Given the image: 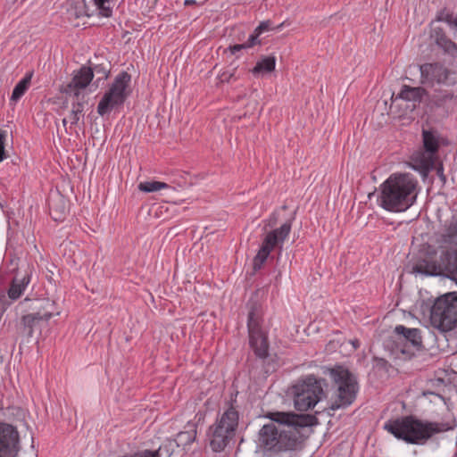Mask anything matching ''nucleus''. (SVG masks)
I'll return each mask as SVG.
<instances>
[{
    "label": "nucleus",
    "mask_w": 457,
    "mask_h": 457,
    "mask_svg": "<svg viewBox=\"0 0 457 457\" xmlns=\"http://www.w3.org/2000/svg\"><path fill=\"white\" fill-rule=\"evenodd\" d=\"M457 420L450 414L443 421H429L412 415L390 420L384 424V429L395 438L407 444L422 445L435 435L454 430Z\"/></svg>",
    "instance_id": "obj_1"
},
{
    "label": "nucleus",
    "mask_w": 457,
    "mask_h": 457,
    "mask_svg": "<svg viewBox=\"0 0 457 457\" xmlns=\"http://www.w3.org/2000/svg\"><path fill=\"white\" fill-rule=\"evenodd\" d=\"M418 180L410 173H393L381 185L378 205L390 212L409 209L417 199Z\"/></svg>",
    "instance_id": "obj_2"
},
{
    "label": "nucleus",
    "mask_w": 457,
    "mask_h": 457,
    "mask_svg": "<svg viewBox=\"0 0 457 457\" xmlns=\"http://www.w3.org/2000/svg\"><path fill=\"white\" fill-rule=\"evenodd\" d=\"M239 422V413L232 403L210 426L207 436L213 452L223 451L234 438Z\"/></svg>",
    "instance_id": "obj_3"
},
{
    "label": "nucleus",
    "mask_w": 457,
    "mask_h": 457,
    "mask_svg": "<svg viewBox=\"0 0 457 457\" xmlns=\"http://www.w3.org/2000/svg\"><path fill=\"white\" fill-rule=\"evenodd\" d=\"M298 444L297 436L291 431H278L274 423H268L258 432L257 447L264 453H277L293 450Z\"/></svg>",
    "instance_id": "obj_4"
},
{
    "label": "nucleus",
    "mask_w": 457,
    "mask_h": 457,
    "mask_svg": "<svg viewBox=\"0 0 457 457\" xmlns=\"http://www.w3.org/2000/svg\"><path fill=\"white\" fill-rule=\"evenodd\" d=\"M131 76L127 71L120 72L109 86L97 104V113L100 116L121 107L129 96Z\"/></svg>",
    "instance_id": "obj_5"
},
{
    "label": "nucleus",
    "mask_w": 457,
    "mask_h": 457,
    "mask_svg": "<svg viewBox=\"0 0 457 457\" xmlns=\"http://www.w3.org/2000/svg\"><path fill=\"white\" fill-rule=\"evenodd\" d=\"M321 382L314 375H309L292 387L294 404L297 411H306L321 400L324 395Z\"/></svg>",
    "instance_id": "obj_6"
},
{
    "label": "nucleus",
    "mask_w": 457,
    "mask_h": 457,
    "mask_svg": "<svg viewBox=\"0 0 457 457\" xmlns=\"http://www.w3.org/2000/svg\"><path fill=\"white\" fill-rule=\"evenodd\" d=\"M430 320L442 331H450L457 325V293L438 297L430 310Z\"/></svg>",
    "instance_id": "obj_7"
},
{
    "label": "nucleus",
    "mask_w": 457,
    "mask_h": 457,
    "mask_svg": "<svg viewBox=\"0 0 457 457\" xmlns=\"http://www.w3.org/2000/svg\"><path fill=\"white\" fill-rule=\"evenodd\" d=\"M333 378L337 386L336 398L331 403L330 409L336 411L350 406L359 390L356 377L347 369L338 368L333 371Z\"/></svg>",
    "instance_id": "obj_8"
},
{
    "label": "nucleus",
    "mask_w": 457,
    "mask_h": 457,
    "mask_svg": "<svg viewBox=\"0 0 457 457\" xmlns=\"http://www.w3.org/2000/svg\"><path fill=\"white\" fill-rule=\"evenodd\" d=\"M420 82L423 87H453L457 85V69L448 68L442 62H425L420 65Z\"/></svg>",
    "instance_id": "obj_9"
},
{
    "label": "nucleus",
    "mask_w": 457,
    "mask_h": 457,
    "mask_svg": "<svg viewBox=\"0 0 457 457\" xmlns=\"http://www.w3.org/2000/svg\"><path fill=\"white\" fill-rule=\"evenodd\" d=\"M292 228V221L283 223L279 228L268 232L262 241L260 249L253 260V269L257 271L262 269L270 253L276 248H282Z\"/></svg>",
    "instance_id": "obj_10"
},
{
    "label": "nucleus",
    "mask_w": 457,
    "mask_h": 457,
    "mask_svg": "<svg viewBox=\"0 0 457 457\" xmlns=\"http://www.w3.org/2000/svg\"><path fill=\"white\" fill-rule=\"evenodd\" d=\"M262 315L258 308L253 306L247 319L249 345L256 357L266 359L269 356L268 333L262 329Z\"/></svg>",
    "instance_id": "obj_11"
},
{
    "label": "nucleus",
    "mask_w": 457,
    "mask_h": 457,
    "mask_svg": "<svg viewBox=\"0 0 457 457\" xmlns=\"http://www.w3.org/2000/svg\"><path fill=\"white\" fill-rule=\"evenodd\" d=\"M61 311L54 301L43 299L37 312L21 317V325L29 337H32L34 329L40 321H48L52 317L60 315Z\"/></svg>",
    "instance_id": "obj_12"
},
{
    "label": "nucleus",
    "mask_w": 457,
    "mask_h": 457,
    "mask_svg": "<svg viewBox=\"0 0 457 457\" xmlns=\"http://www.w3.org/2000/svg\"><path fill=\"white\" fill-rule=\"evenodd\" d=\"M266 418L270 419L271 421L285 425L287 428H293L295 430L308 427L312 424V416L305 414H296L292 411H270L266 414Z\"/></svg>",
    "instance_id": "obj_13"
},
{
    "label": "nucleus",
    "mask_w": 457,
    "mask_h": 457,
    "mask_svg": "<svg viewBox=\"0 0 457 457\" xmlns=\"http://www.w3.org/2000/svg\"><path fill=\"white\" fill-rule=\"evenodd\" d=\"M94 78V72L88 66H81L74 71L73 78L67 85L65 92L79 96L80 90L86 88Z\"/></svg>",
    "instance_id": "obj_14"
},
{
    "label": "nucleus",
    "mask_w": 457,
    "mask_h": 457,
    "mask_svg": "<svg viewBox=\"0 0 457 457\" xmlns=\"http://www.w3.org/2000/svg\"><path fill=\"white\" fill-rule=\"evenodd\" d=\"M435 42L443 51V54L448 57L451 68L457 66V44L452 41L441 29L435 30Z\"/></svg>",
    "instance_id": "obj_15"
},
{
    "label": "nucleus",
    "mask_w": 457,
    "mask_h": 457,
    "mask_svg": "<svg viewBox=\"0 0 457 457\" xmlns=\"http://www.w3.org/2000/svg\"><path fill=\"white\" fill-rule=\"evenodd\" d=\"M395 333L398 337V344H403L404 347L410 345L419 348L422 345V337L419 328H409L403 325H397Z\"/></svg>",
    "instance_id": "obj_16"
},
{
    "label": "nucleus",
    "mask_w": 457,
    "mask_h": 457,
    "mask_svg": "<svg viewBox=\"0 0 457 457\" xmlns=\"http://www.w3.org/2000/svg\"><path fill=\"white\" fill-rule=\"evenodd\" d=\"M270 28V22L269 21H262L253 32L249 36L248 39L243 44H236L234 46H230L228 47V51L230 52L231 54H236L243 49L251 48L256 45H260L261 41L259 39V36L268 31Z\"/></svg>",
    "instance_id": "obj_17"
},
{
    "label": "nucleus",
    "mask_w": 457,
    "mask_h": 457,
    "mask_svg": "<svg viewBox=\"0 0 457 457\" xmlns=\"http://www.w3.org/2000/svg\"><path fill=\"white\" fill-rule=\"evenodd\" d=\"M430 103L433 106L449 112L456 107L457 96L452 91L439 90L432 95Z\"/></svg>",
    "instance_id": "obj_18"
},
{
    "label": "nucleus",
    "mask_w": 457,
    "mask_h": 457,
    "mask_svg": "<svg viewBox=\"0 0 457 457\" xmlns=\"http://www.w3.org/2000/svg\"><path fill=\"white\" fill-rule=\"evenodd\" d=\"M17 443L18 434L14 428L8 424H0V457H4Z\"/></svg>",
    "instance_id": "obj_19"
},
{
    "label": "nucleus",
    "mask_w": 457,
    "mask_h": 457,
    "mask_svg": "<svg viewBox=\"0 0 457 457\" xmlns=\"http://www.w3.org/2000/svg\"><path fill=\"white\" fill-rule=\"evenodd\" d=\"M116 0H89L86 4L87 15L92 16L97 14L102 17L109 18L112 15V9Z\"/></svg>",
    "instance_id": "obj_20"
},
{
    "label": "nucleus",
    "mask_w": 457,
    "mask_h": 457,
    "mask_svg": "<svg viewBox=\"0 0 457 457\" xmlns=\"http://www.w3.org/2000/svg\"><path fill=\"white\" fill-rule=\"evenodd\" d=\"M411 162L414 170L427 173L434 166L435 155L426 151L416 152L411 156Z\"/></svg>",
    "instance_id": "obj_21"
},
{
    "label": "nucleus",
    "mask_w": 457,
    "mask_h": 457,
    "mask_svg": "<svg viewBox=\"0 0 457 457\" xmlns=\"http://www.w3.org/2000/svg\"><path fill=\"white\" fill-rule=\"evenodd\" d=\"M49 211L54 220H63L69 212L68 202L62 195H59L49 201Z\"/></svg>",
    "instance_id": "obj_22"
},
{
    "label": "nucleus",
    "mask_w": 457,
    "mask_h": 457,
    "mask_svg": "<svg viewBox=\"0 0 457 457\" xmlns=\"http://www.w3.org/2000/svg\"><path fill=\"white\" fill-rule=\"evenodd\" d=\"M427 95L423 87H410L403 85L398 94V97L408 102L420 103Z\"/></svg>",
    "instance_id": "obj_23"
},
{
    "label": "nucleus",
    "mask_w": 457,
    "mask_h": 457,
    "mask_svg": "<svg viewBox=\"0 0 457 457\" xmlns=\"http://www.w3.org/2000/svg\"><path fill=\"white\" fill-rule=\"evenodd\" d=\"M187 430L178 433L176 443L178 446H187L191 445L196 438V425L193 422H187Z\"/></svg>",
    "instance_id": "obj_24"
},
{
    "label": "nucleus",
    "mask_w": 457,
    "mask_h": 457,
    "mask_svg": "<svg viewBox=\"0 0 457 457\" xmlns=\"http://www.w3.org/2000/svg\"><path fill=\"white\" fill-rule=\"evenodd\" d=\"M30 281L29 277L24 276L22 278H14L10 286V288L8 290V297L15 301L21 297V295L25 291L26 287H28L29 283Z\"/></svg>",
    "instance_id": "obj_25"
},
{
    "label": "nucleus",
    "mask_w": 457,
    "mask_h": 457,
    "mask_svg": "<svg viewBox=\"0 0 457 457\" xmlns=\"http://www.w3.org/2000/svg\"><path fill=\"white\" fill-rule=\"evenodd\" d=\"M276 67V58L274 56H265L259 60L252 69L253 76H259L261 73L271 72Z\"/></svg>",
    "instance_id": "obj_26"
},
{
    "label": "nucleus",
    "mask_w": 457,
    "mask_h": 457,
    "mask_svg": "<svg viewBox=\"0 0 457 457\" xmlns=\"http://www.w3.org/2000/svg\"><path fill=\"white\" fill-rule=\"evenodd\" d=\"M423 146L427 153L436 154L439 148L438 137L434 131H422Z\"/></svg>",
    "instance_id": "obj_27"
},
{
    "label": "nucleus",
    "mask_w": 457,
    "mask_h": 457,
    "mask_svg": "<svg viewBox=\"0 0 457 457\" xmlns=\"http://www.w3.org/2000/svg\"><path fill=\"white\" fill-rule=\"evenodd\" d=\"M83 112H84V103H82V102L72 103L71 109L68 115V118H64L62 120L63 126L66 127L68 121L70 122L71 126L77 125L78 122L79 121L80 118L83 116Z\"/></svg>",
    "instance_id": "obj_28"
},
{
    "label": "nucleus",
    "mask_w": 457,
    "mask_h": 457,
    "mask_svg": "<svg viewBox=\"0 0 457 457\" xmlns=\"http://www.w3.org/2000/svg\"><path fill=\"white\" fill-rule=\"evenodd\" d=\"M413 271L428 276H436L440 273V268L434 262L422 261L413 266Z\"/></svg>",
    "instance_id": "obj_29"
},
{
    "label": "nucleus",
    "mask_w": 457,
    "mask_h": 457,
    "mask_svg": "<svg viewBox=\"0 0 457 457\" xmlns=\"http://www.w3.org/2000/svg\"><path fill=\"white\" fill-rule=\"evenodd\" d=\"M240 78L237 72V67L232 64L222 70L217 76V79L221 83H229L237 81Z\"/></svg>",
    "instance_id": "obj_30"
},
{
    "label": "nucleus",
    "mask_w": 457,
    "mask_h": 457,
    "mask_svg": "<svg viewBox=\"0 0 457 457\" xmlns=\"http://www.w3.org/2000/svg\"><path fill=\"white\" fill-rule=\"evenodd\" d=\"M31 77L32 74H29L17 83L12 93L11 98L12 100H18L24 95V93L29 87Z\"/></svg>",
    "instance_id": "obj_31"
},
{
    "label": "nucleus",
    "mask_w": 457,
    "mask_h": 457,
    "mask_svg": "<svg viewBox=\"0 0 457 457\" xmlns=\"http://www.w3.org/2000/svg\"><path fill=\"white\" fill-rule=\"evenodd\" d=\"M169 187L168 184L161 181H146L138 185L139 190L146 193L156 192Z\"/></svg>",
    "instance_id": "obj_32"
},
{
    "label": "nucleus",
    "mask_w": 457,
    "mask_h": 457,
    "mask_svg": "<svg viewBox=\"0 0 457 457\" xmlns=\"http://www.w3.org/2000/svg\"><path fill=\"white\" fill-rule=\"evenodd\" d=\"M437 21H445L451 29L457 31V18H455L452 13L441 12L437 16Z\"/></svg>",
    "instance_id": "obj_33"
},
{
    "label": "nucleus",
    "mask_w": 457,
    "mask_h": 457,
    "mask_svg": "<svg viewBox=\"0 0 457 457\" xmlns=\"http://www.w3.org/2000/svg\"><path fill=\"white\" fill-rule=\"evenodd\" d=\"M447 237L450 244L457 245V221L449 227Z\"/></svg>",
    "instance_id": "obj_34"
},
{
    "label": "nucleus",
    "mask_w": 457,
    "mask_h": 457,
    "mask_svg": "<svg viewBox=\"0 0 457 457\" xmlns=\"http://www.w3.org/2000/svg\"><path fill=\"white\" fill-rule=\"evenodd\" d=\"M389 363L383 358L375 357L373 359V367L378 370H388Z\"/></svg>",
    "instance_id": "obj_35"
},
{
    "label": "nucleus",
    "mask_w": 457,
    "mask_h": 457,
    "mask_svg": "<svg viewBox=\"0 0 457 457\" xmlns=\"http://www.w3.org/2000/svg\"><path fill=\"white\" fill-rule=\"evenodd\" d=\"M4 140H5L4 133L0 132V162L5 158Z\"/></svg>",
    "instance_id": "obj_36"
},
{
    "label": "nucleus",
    "mask_w": 457,
    "mask_h": 457,
    "mask_svg": "<svg viewBox=\"0 0 457 457\" xmlns=\"http://www.w3.org/2000/svg\"><path fill=\"white\" fill-rule=\"evenodd\" d=\"M205 0H201V1H198V0H185L184 1V4L185 5H191V4H203L204 3Z\"/></svg>",
    "instance_id": "obj_37"
},
{
    "label": "nucleus",
    "mask_w": 457,
    "mask_h": 457,
    "mask_svg": "<svg viewBox=\"0 0 457 457\" xmlns=\"http://www.w3.org/2000/svg\"><path fill=\"white\" fill-rule=\"evenodd\" d=\"M351 344L353 345V348H354V349H357V348H359V346H360V342H359V340H358V339H353V340H352V341H351Z\"/></svg>",
    "instance_id": "obj_38"
},
{
    "label": "nucleus",
    "mask_w": 457,
    "mask_h": 457,
    "mask_svg": "<svg viewBox=\"0 0 457 457\" xmlns=\"http://www.w3.org/2000/svg\"><path fill=\"white\" fill-rule=\"evenodd\" d=\"M401 352H402L403 353H408L409 351H408L407 349H405V348H403V349L401 350Z\"/></svg>",
    "instance_id": "obj_39"
},
{
    "label": "nucleus",
    "mask_w": 457,
    "mask_h": 457,
    "mask_svg": "<svg viewBox=\"0 0 457 457\" xmlns=\"http://www.w3.org/2000/svg\"><path fill=\"white\" fill-rule=\"evenodd\" d=\"M0 206L3 207V204L0 203Z\"/></svg>",
    "instance_id": "obj_40"
}]
</instances>
